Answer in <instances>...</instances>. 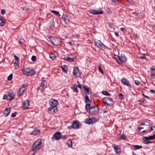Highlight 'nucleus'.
I'll return each instance as SVG.
<instances>
[{
	"label": "nucleus",
	"instance_id": "1",
	"mask_svg": "<svg viewBox=\"0 0 155 155\" xmlns=\"http://www.w3.org/2000/svg\"><path fill=\"white\" fill-rule=\"evenodd\" d=\"M22 71L24 74L28 76L34 75L36 73V72L33 69H30L28 68H24Z\"/></svg>",
	"mask_w": 155,
	"mask_h": 155
},
{
	"label": "nucleus",
	"instance_id": "2",
	"mask_svg": "<svg viewBox=\"0 0 155 155\" xmlns=\"http://www.w3.org/2000/svg\"><path fill=\"white\" fill-rule=\"evenodd\" d=\"M42 145V141L41 139H38L33 145L32 150L35 151L39 149Z\"/></svg>",
	"mask_w": 155,
	"mask_h": 155
},
{
	"label": "nucleus",
	"instance_id": "3",
	"mask_svg": "<svg viewBox=\"0 0 155 155\" xmlns=\"http://www.w3.org/2000/svg\"><path fill=\"white\" fill-rule=\"evenodd\" d=\"M114 58L116 59L117 61L119 64L122 63V62H125L127 61V58L124 54H122L120 57L117 55H114Z\"/></svg>",
	"mask_w": 155,
	"mask_h": 155
},
{
	"label": "nucleus",
	"instance_id": "4",
	"mask_svg": "<svg viewBox=\"0 0 155 155\" xmlns=\"http://www.w3.org/2000/svg\"><path fill=\"white\" fill-rule=\"evenodd\" d=\"M94 42L95 46L101 50H103L107 48V47L103 44L100 40L96 41L95 40Z\"/></svg>",
	"mask_w": 155,
	"mask_h": 155
},
{
	"label": "nucleus",
	"instance_id": "5",
	"mask_svg": "<svg viewBox=\"0 0 155 155\" xmlns=\"http://www.w3.org/2000/svg\"><path fill=\"white\" fill-rule=\"evenodd\" d=\"M99 108L97 106L91 107L89 109V113L90 114L95 115L98 113Z\"/></svg>",
	"mask_w": 155,
	"mask_h": 155
},
{
	"label": "nucleus",
	"instance_id": "6",
	"mask_svg": "<svg viewBox=\"0 0 155 155\" xmlns=\"http://www.w3.org/2000/svg\"><path fill=\"white\" fill-rule=\"evenodd\" d=\"M102 101L104 103L109 105L111 106L113 104V100L111 98L105 97L102 99Z\"/></svg>",
	"mask_w": 155,
	"mask_h": 155
},
{
	"label": "nucleus",
	"instance_id": "7",
	"mask_svg": "<svg viewBox=\"0 0 155 155\" xmlns=\"http://www.w3.org/2000/svg\"><path fill=\"white\" fill-rule=\"evenodd\" d=\"M28 87V85L26 84H23L22 87L20 88L18 92V94L19 96L22 95Z\"/></svg>",
	"mask_w": 155,
	"mask_h": 155
},
{
	"label": "nucleus",
	"instance_id": "8",
	"mask_svg": "<svg viewBox=\"0 0 155 155\" xmlns=\"http://www.w3.org/2000/svg\"><path fill=\"white\" fill-rule=\"evenodd\" d=\"M51 42L54 45L60 46L61 45V42L60 40L57 38L53 37L51 38Z\"/></svg>",
	"mask_w": 155,
	"mask_h": 155
},
{
	"label": "nucleus",
	"instance_id": "9",
	"mask_svg": "<svg viewBox=\"0 0 155 155\" xmlns=\"http://www.w3.org/2000/svg\"><path fill=\"white\" fill-rule=\"evenodd\" d=\"M61 133L60 132H57L55 133L54 135H53L52 138V141H54L55 140H58L60 139Z\"/></svg>",
	"mask_w": 155,
	"mask_h": 155
},
{
	"label": "nucleus",
	"instance_id": "10",
	"mask_svg": "<svg viewBox=\"0 0 155 155\" xmlns=\"http://www.w3.org/2000/svg\"><path fill=\"white\" fill-rule=\"evenodd\" d=\"M89 12L94 15H98L99 14H102L103 12L102 10H98L96 9L91 10L89 11Z\"/></svg>",
	"mask_w": 155,
	"mask_h": 155
},
{
	"label": "nucleus",
	"instance_id": "11",
	"mask_svg": "<svg viewBox=\"0 0 155 155\" xmlns=\"http://www.w3.org/2000/svg\"><path fill=\"white\" fill-rule=\"evenodd\" d=\"M58 111L57 107H51L48 109V112L50 114H53Z\"/></svg>",
	"mask_w": 155,
	"mask_h": 155
},
{
	"label": "nucleus",
	"instance_id": "12",
	"mask_svg": "<svg viewBox=\"0 0 155 155\" xmlns=\"http://www.w3.org/2000/svg\"><path fill=\"white\" fill-rule=\"evenodd\" d=\"M49 104L52 107H57V106L58 104V102L57 101L53 99H51L49 101Z\"/></svg>",
	"mask_w": 155,
	"mask_h": 155
},
{
	"label": "nucleus",
	"instance_id": "13",
	"mask_svg": "<svg viewBox=\"0 0 155 155\" xmlns=\"http://www.w3.org/2000/svg\"><path fill=\"white\" fill-rule=\"evenodd\" d=\"M73 74L76 77H79L80 75V73L79 71V69L77 67H75L74 68Z\"/></svg>",
	"mask_w": 155,
	"mask_h": 155
},
{
	"label": "nucleus",
	"instance_id": "14",
	"mask_svg": "<svg viewBox=\"0 0 155 155\" xmlns=\"http://www.w3.org/2000/svg\"><path fill=\"white\" fill-rule=\"evenodd\" d=\"M122 83L124 85H126L128 87H131V86L129 84L128 81L125 78H123L121 81Z\"/></svg>",
	"mask_w": 155,
	"mask_h": 155
},
{
	"label": "nucleus",
	"instance_id": "15",
	"mask_svg": "<svg viewBox=\"0 0 155 155\" xmlns=\"http://www.w3.org/2000/svg\"><path fill=\"white\" fill-rule=\"evenodd\" d=\"M64 59L65 60L72 62L74 61V57L72 54H68V56L64 57Z\"/></svg>",
	"mask_w": 155,
	"mask_h": 155
},
{
	"label": "nucleus",
	"instance_id": "16",
	"mask_svg": "<svg viewBox=\"0 0 155 155\" xmlns=\"http://www.w3.org/2000/svg\"><path fill=\"white\" fill-rule=\"evenodd\" d=\"M95 118H88L85 119V122L88 124H93L95 122Z\"/></svg>",
	"mask_w": 155,
	"mask_h": 155
},
{
	"label": "nucleus",
	"instance_id": "17",
	"mask_svg": "<svg viewBox=\"0 0 155 155\" xmlns=\"http://www.w3.org/2000/svg\"><path fill=\"white\" fill-rule=\"evenodd\" d=\"M8 100L10 101L13 99L14 97V95L13 92L12 91H10L8 92Z\"/></svg>",
	"mask_w": 155,
	"mask_h": 155
},
{
	"label": "nucleus",
	"instance_id": "18",
	"mask_svg": "<svg viewBox=\"0 0 155 155\" xmlns=\"http://www.w3.org/2000/svg\"><path fill=\"white\" fill-rule=\"evenodd\" d=\"M30 105V102L28 100H25L24 102L23 108L25 109L28 108Z\"/></svg>",
	"mask_w": 155,
	"mask_h": 155
},
{
	"label": "nucleus",
	"instance_id": "19",
	"mask_svg": "<svg viewBox=\"0 0 155 155\" xmlns=\"http://www.w3.org/2000/svg\"><path fill=\"white\" fill-rule=\"evenodd\" d=\"M62 18L63 20L67 24H68L70 22L68 17L66 15H63L62 17Z\"/></svg>",
	"mask_w": 155,
	"mask_h": 155
},
{
	"label": "nucleus",
	"instance_id": "20",
	"mask_svg": "<svg viewBox=\"0 0 155 155\" xmlns=\"http://www.w3.org/2000/svg\"><path fill=\"white\" fill-rule=\"evenodd\" d=\"M79 124L78 122H75L73 123L71 126H69L68 128L69 129H71V128L76 129L78 127Z\"/></svg>",
	"mask_w": 155,
	"mask_h": 155
},
{
	"label": "nucleus",
	"instance_id": "21",
	"mask_svg": "<svg viewBox=\"0 0 155 155\" xmlns=\"http://www.w3.org/2000/svg\"><path fill=\"white\" fill-rule=\"evenodd\" d=\"M143 138L146 140H153L155 138V134L153 135L150 136L148 137H144Z\"/></svg>",
	"mask_w": 155,
	"mask_h": 155
},
{
	"label": "nucleus",
	"instance_id": "22",
	"mask_svg": "<svg viewBox=\"0 0 155 155\" xmlns=\"http://www.w3.org/2000/svg\"><path fill=\"white\" fill-rule=\"evenodd\" d=\"M150 80L153 81H155V74L154 72H151L150 74Z\"/></svg>",
	"mask_w": 155,
	"mask_h": 155
},
{
	"label": "nucleus",
	"instance_id": "23",
	"mask_svg": "<svg viewBox=\"0 0 155 155\" xmlns=\"http://www.w3.org/2000/svg\"><path fill=\"white\" fill-rule=\"evenodd\" d=\"M11 109L10 108H7L4 111V114L5 115L7 116L11 111Z\"/></svg>",
	"mask_w": 155,
	"mask_h": 155
},
{
	"label": "nucleus",
	"instance_id": "24",
	"mask_svg": "<svg viewBox=\"0 0 155 155\" xmlns=\"http://www.w3.org/2000/svg\"><path fill=\"white\" fill-rule=\"evenodd\" d=\"M5 23V20L3 18H0V25L2 26L4 25Z\"/></svg>",
	"mask_w": 155,
	"mask_h": 155
},
{
	"label": "nucleus",
	"instance_id": "25",
	"mask_svg": "<svg viewBox=\"0 0 155 155\" xmlns=\"http://www.w3.org/2000/svg\"><path fill=\"white\" fill-rule=\"evenodd\" d=\"M112 147L117 153H119L120 152V149L118 148L117 147L114 145H113Z\"/></svg>",
	"mask_w": 155,
	"mask_h": 155
},
{
	"label": "nucleus",
	"instance_id": "26",
	"mask_svg": "<svg viewBox=\"0 0 155 155\" xmlns=\"http://www.w3.org/2000/svg\"><path fill=\"white\" fill-rule=\"evenodd\" d=\"M40 131V130L39 129L35 130L33 131L32 133H31V134L36 135V134H39Z\"/></svg>",
	"mask_w": 155,
	"mask_h": 155
},
{
	"label": "nucleus",
	"instance_id": "27",
	"mask_svg": "<svg viewBox=\"0 0 155 155\" xmlns=\"http://www.w3.org/2000/svg\"><path fill=\"white\" fill-rule=\"evenodd\" d=\"M62 70L65 72H66L68 70V68L67 66L65 65H63L61 66Z\"/></svg>",
	"mask_w": 155,
	"mask_h": 155
},
{
	"label": "nucleus",
	"instance_id": "28",
	"mask_svg": "<svg viewBox=\"0 0 155 155\" xmlns=\"http://www.w3.org/2000/svg\"><path fill=\"white\" fill-rule=\"evenodd\" d=\"M84 89L85 91L86 92V94H89V89L87 86L84 85Z\"/></svg>",
	"mask_w": 155,
	"mask_h": 155
},
{
	"label": "nucleus",
	"instance_id": "29",
	"mask_svg": "<svg viewBox=\"0 0 155 155\" xmlns=\"http://www.w3.org/2000/svg\"><path fill=\"white\" fill-rule=\"evenodd\" d=\"M47 84V81L45 80H43V81H42L41 85L40 87H44L45 85H46Z\"/></svg>",
	"mask_w": 155,
	"mask_h": 155
},
{
	"label": "nucleus",
	"instance_id": "30",
	"mask_svg": "<svg viewBox=\"0 0 155 155\" xmlns=\"http://www.w3.org/2000/svg\"><path fill=\"white\" fill-rule=\"evenodd\" d=\"M49 57L52 60H54L55 58V56L54 54H51L49 55Z\"/></svg>",
	"mask_w": 155,
	"mask_h": 155
},
{
	"label": "nucleus",
	"instance_id": "31",
	"mask_svg": "<svg viewBox=\"0 0 155 155\" xmlns=\"http://www.w3.org/2000/svg\"><path fill=\"white\" fill-rule=\"evenodd\" d=\"M119 138L120 139L124 140L126 139V137L124 134H120L119 135Z\"/></svg>",
	"mask_w": 155,
	"mask_h": 155
},
{
	"label": "nucleus",
	"instance_id": "32",
	"mask_svg": "<svg viewBox=\"0 0 155 155\" xmlns=\"http://www.w3.org/2000/svg\"><path fill=\"white\" fill-rule=\"evenodd\" d=\"M133 146L134 147V149L137 150L139 149H140V148H142V147L141 146H139L138 145H133Z\"/></svg>",
	"mask_w": 155,
	"mask_h": 155
},
{
	"label": "nucleus",
	"instance_id": "33",
	"mask_svg": "<svg viewBox=\"0 0 155 155\" xmlns=\"http://www.w3.org/2000/svg\"><path fill=\"white\" fill-rule=\"evenodd\" d=\"M24 42L25 41L23 38H19V42L20 44L22 45L24 43Z\"/></svg>",
	"mask_w": 155,
	"mask_h": 155
},
{
	"label": "nucleus",
	"instance_id": "34",
	"mask_svg": "<svg viewBox=\"0 0 155 155\" xmlns=\"http://www.w3.org/2000/svg\"><path fill=\"white\" fill-rule=\"evenodd\" d=\"M102 93L104 95H106V96H110L111 95L110 93H109L106 91H102Z\"/></svg>",
	"mask_w": 155,
	"mask_h": 155
},
{
	"label": "nucleus",
	"instance_id": "35",
	"mask_svg": "<svg viewBox=\"0 0 155 155\" xmlns=\"http://www.w3.org/2000/svg\"><path fill=\"white\" fill-rule=\"evenodd\" d=\"M51 12L56 15H58L59 16H60V15L59 13L58 12L54 10H51Z\"/></svg>",
	"mask_w": 155,
	"mask_h": 155
},
{
	"label": "nucleus",
	"instance_id": "36",
	"mask_svg": "<svg viewBox=\"0 0 155 155\" xmlns=\"http://www.w3.org/2000/svg\"><path fill=\"white\" fill-rule=\"evenodd\" d=\"M73 87L74 89L75 92H77L78 91V86L77 85L75 84H74L73 86Z\"/></svg>",
	"mask_w": 155,
	"mask_h": 155
},
{
	"label": "nucleus",
	"instance_id": "37",
	"mask_svg": "<svg viewBox=\"0 0 155 155\" xmlns=\"http://www.w3.org/2000/svg\"><path fill=\"white\" fill-rule=\"evenodd\" d=\"M151 131H153V132H155V126H152L151 127L150 132Z\"/></svg>",
	"mask_w": 155,
	"mask_h": 155
},
{
	"label": "nucleus",
	"instance_id": "38",
	"mask_svg": "<svg viewBox=\"0 0 155 155\" xmlns=\"http://www.w3.org/2000/svg\"><path fill=\"white\" fill-rule=\"evenodd\" d=\"M12 77H13L12 74H10V75L8 77V78H7L8 80L9 81L11 80L12 78Z\"/></svg>",
	"mask_w": 155,
	"mask_h": 155
},
{
	"label": "nucleus",
	"instance_id": "39",
	"mask_svg": "<svg viewBox=\"0 0 155 155\" xmlns=\"http://www.w3.org/2000/svg\"><path fill=\"white\" fill-rule=\"evenodd\" d=\"M85 101L86 102L88 103L89 102L90 100L89 97L87 95H86L85 97Z\"/></svg>",
	"mask_w": 155,
	"mask_h": 155
},
{
	"label": "nucleus",
	"instance_id": "40",
	"mask_svg": "<svg viewBox=\"0 0 155 155\" xmlns=\"http://www.w3.org/2000/svg\"><path fill=\"white\" fill-rule=\"evenodd\" d=\"M67 144L70 147H72V142L71 141H68L67 142Z\"/></svg>",
	"mask_w": 155,
	"mask_h": 155
},
{
	"label": "nucleus",
	"instance_id": "41",
	"mask_svg": "<svg viewBox=\"0 0 155 155\" xmlns=\"http://www.w3.org/2000/svg\"><path fill=\"white\" fill-rule=\"evenodd\" d=\"M31 60L33 61H35L36 60V58L35 56H33L31 57Z\"/></svg>",
	"mask_w": 155,
	"mask_h": 155
},
{
	"label": "nucleus",
	"instance_id": "42",
	"mask_svg": "<svg viewBox=\"0 0 155 155\" xmlns=\"http://www.w3.org/2000/svg\"><path fill=\"white\" fill-rule=\"evenodd\" d=\"M98 70L99 71L101 72L102 74H103V71L102 69V68L100 66H99L98 67Z\"/></svg>",
	"mask_w": 155,
	"mask_h": 155
},
{
	"label": "nucleus",
	"instance_id": "43",
	"mask_svg": "<svg viewBox=\"0 0 155 155\" xmlns=\"http://www.w3.org/2000/svg\"><path fill=\"white\" fill-rule=\"evenodd\" d=\"M91 106L90 104H87L86 105L85 107L86 110H88Z\"/></svg>",
	"mask_w": 155,
	"mask_h": 155
},
{
	"label": "nucleus",
	"instance_id": "44",
	"mask_svg": "<svg viewBox=\"0 0 155 155\" xmlns=\"http://www.w3.org/2000/svg\"><path fill=\"white\" fill-rule=\"evenodd\" d=\"M119 97L121 99H122L124 98V96L122 94H119Z\"/></svg>",
	"mask_w": 155,
	"mask_h": 155
},
{
	"label": "nucleus",
	"instance_id": "45",
	"mask_svg": "<svg viewBox=\"0 0 155 155\" xmlns=\"http://www.w3.org/2000/svg\"><path fill=\"white\" fill-rule=\"evenodd\" d=\"M153 143V142L152 141H144L143 142V143L145 144H148L150 143Z\"/></svg>",
	"mask_w": 155,
	"mask_h": 155
},
{
	"label": "nucleus",
	"instance_id": "46",
	"mask_svg": "<svg viewBox=\"0 0 155 155\" xmlns=\"http://www.w3.org/2000/svg\"><path fill=\"white\" fill-rule=\"evenodd\" d=\"M22 9L23 10H25L26 11H28L29 10V8L26 7H23Z\"/></svg>",
	"mask_w": 155,
	"mask_h": 155
},
{
	"label": "nucleus",
	"instance_id": "47",
	"mask_svg": "<svg viewBox=\"0 0 155 155\" xmlns=\"http://www.w3.org/2000/svg\"><path fill=\"white\" fill-rule=\"evenodd\" d=\"M54 24V21H50L49 23V25H50V26H52Z\"/></svg>",
	"mask_w": 155,
	"mask_h": 155
},
{
	"label": "nucleus",
	"instance_id": "48",
	"mask_svg": "<svg viewBox=\"0 0 155 155\" xmlns=\"http://www.w3.org/2000/svg\"><path fill=\"white\" fill-rule=\"evenodd\" d=\"M17 114V113L16 112L12 113V117H15L16 116Z\"/></svg>",
	"mask_w": 155,
	"mask_h": 155
},
{
	"label": "nucleus",
	"instance_id": "49",
	"mask_svg": "<svg viewBox=\"0 0 155 155\" xmlns=\"http://www.w3.org/2000/svg\"><path fill=\"white\" fill-rule=\"evenodd\" d=\"M134 83L135 84L137 85L139 84L140 82L138 81H134Z\"/></svg>",
	"mask_w": 155,
	"mask_h": 155
},
{
	"label": "nucleus",
	"instance_id": "50",
	"mask_svg": "<svg viewBox=\"0 0 155 155\" xmlns=\"http://www.w3.org/2000/svg\"><path fill=\"white\" fill-rule=\"evenodd\" d=\"M145 58L146 56L144 54H142V55L140 57V58Z\"/></svg>",
	"mask_w": 155,
	"mask_h": 155
},
{
	"label": "nucleus",
	"instance_id": "51",
	"mask_svg": "<svg viewBox=\"0 0 155 155\" xmlns=\"http://www.w3.org/2000/svg\"><path fill=\"white\" fill-rule=\"evenodd\" d=\"M7 99L8 100V96L6 95H5L3 97V99Z\"/></svg>",
	"mask_w": 155,
	"mask_h": 155
},
{
	"label": "nucleus",
	"instance_id": "52",
	"mask_svg": "<svg viewBox=\"0 0 155 155\" xmlns=\"http://www.w3.org/2000/svg\"><path fill=\"white\" fill-rule=\"evenodd\" d=\"M67 136L66 135L61 136L60 138L62 139H66L65 137Z\"/></svg>",
	"mask_w": 155,
	"mask_h": 155
},
{
	"label": "nucleus",
	"instance_id": "53",
	"mask_svg": "<svg viewBox=\"0 0 155 155\" xmlns=\"http://www.w3.org/2000/svg\"><path fill=\"white\" fill-rule=\"evenodd\" d=\"M1 13L2 15L4 14L5 13V10L4 9H2L1 11Z\"/></svg>",
	"mask_w": 155,
	"mask_h": 155
},
{
	"label": "nucleus",
	"instance_id": "54",
	"mask_svg": "<svg viewBox=\"0 0 155 155\" xmlns=\"http://www.w3.org/2000/svg\"><path fill=\"white\" fill-rule=\"evenodd\" d=\"M14 57L15 58V60H16L17 61H18L19 59L15 55H14Z\"/></svg>",
	"mask_w": 155,
	"mask_h": 155
},
{
	"label": "nucleus",
	"instance_id": "55",
	"mask_svg": "<svg viewBox=\"0 0 155 155\" xmlns=\"http://www.w3.org/2000/svg\"><path fill=\"white\" fill-rule=\"evenodd\" d=\"M151 69L152 71H155V67L154 66H152L151 68Z\"/></svg>",
	"mask_w": 155,
	"mask_h": 155
},
{
	"label": "nucleus",
	"instance_id": "56",
	"mask_svg": "<svg viewBox=\"0 0 155 155\" xmlns=\"http://www.w3.org/2000/svg\"><path fill=\"white\" fill-rule=\"evenodd\" d=\"M120 30L122 31H126V30L124 28H120Z\"/></svg>",
	"mask_w": 155,
	"mask_h": 155
},
{
	"label": "nucleus",
	"instance_id": "57",
	"mask_svg": "<svg viewBox=\"0 0 155 155\" xmlns=\"http://www.w3.org/2000/svg\"><path fill=\"white\" fill-rule=\"evenodd\" d=\"M150 91L151 93L155 94V91L153 90H150Z\"/></svg>",
	"mask_w": 155,
	"mask_h": 155
},
{
	"label": "nucleus",
	"instance_id": "58",
	"mask_svg": "<svg viewBox=\"0 0 155 155\" xmlns=\"http://www.w3.org/2000/svg\"><path fill=\"white\" fill-rule=\"evenodd\" d=\"M143 96L145 97H146V98H149V99H150V97H149L147 96H146V95H144L143 94Z\"/></svg>",
	"mask_w": 155,
	"mask_h": 155
},
{
	"label": "nucleus",
	"instance_id": "59",
	"mask_svg": "<svg viewBox=\"0 0 155 155\" xmlns=\"http://www.w3.org/2000/svg\"><path fill=\"white\" fill-rule=\"evenodd\" d=\"M114 34H115V35L117 36V37H118L119 35H118V34L116 32H114Z\"/></svg>",
	"mask_w": 155,
	"mask_h": 155
},
{
	"label": "nucleus",
	"instance_id": "60",
	"mask_svg": "<svg viewBox=\"0 0 155 155\" xmlns=\"http://www.w3.org/2000/svg\"><path fill=\"white\" fill-rule=\"evenodd\" d=\"M78 86L79 88L81 89V85L80 84H78Z\"/></svg>",
	"mask_w": 155,
	"mask_h": 155
},
{
	"label": "nucleus",
	"instance_id": "61",
	"mask_svg": "<svg viewBox=\"0 0 155 155\" xmlns=\"http://www.w3.org/2000/svg\"><path fill=\"white\" fill-rule=\"evenodd\" d=\"M143 128H144L143 127H139L138 129H139V130H141L143 129Z\"/></svg>",
	"mask_w": 155,
	"mask_h": 155
},
{
	"label": "nucleus",
	"instance_id": "62",
	"mask_svg": "<svg viewBox=\"0 0 155 155\" xmlns=\"http://www.w3.org/2000/svg\"><path fill=\"white\" fill-rule=\"evenodd\" d=\"M18 61H17L16 60H14L13 61V62H14V63L15 64H16L17 63V62H18Z\"/></svg>",
	"mask_w": 155,
	"mask_h": 155
},
{
	"label": "nucleus",
	"instance_id": "63",
	"mask_svg": "<svg viewBox=\"0 0 155 155\" xmlns=\"http://www.w3.org/2000/svg\"><path fill=\"white\" fill-rule=\"evenodd\" d=\"M108 112V111L107 110H104V113H107Z\"/></svg>",
	"mask_w": 155,
	"mask_h": 155
},
{
	"label": "nucleus",
	"instance_id": "64",
	"mask_svg": "<svg viewBox=\"0 0 155 155\" xmlns=\"http://www.w3.org/2000/svg\"><path fill=\"white\" fill-rule=\"evenodd\" d=\"M107 12L110 14L111 13V11H110V10H109L108 11H107Z\"/></svg>",
	"mask_w": 155,
	"mask_h": 155
}]
</instances>
